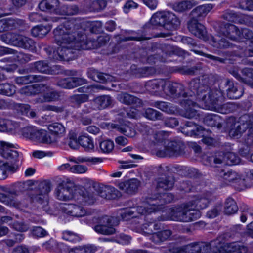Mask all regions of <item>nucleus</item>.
I'll use <instances>...</instances> for the list:
<instances>
[{
  "instance_id": "0eeeda50",
  "label": "nucleus",
  "mask_w": 253,
  "mask_h": 253,
  "mask_svg": "<svg viewBox=\"0 0 253 253\" xmlns=\"http://www.w3.org/2000/svg\"><path fill=\"white\" fill-rule=\"evenodd\" d=\"M74 184L69 180H63L55 189V196L60 201H69L74 197Z\"/></svg>"
},
{
  "instance_id": "f257e3e1",
  "label": "nucleus",
  "mask_w": 253,
  "mask_h": 253,
  "mask_svg": "<svg viewBox=\"0 0 253 253\" xmlns=\"http://www.w3.org/2000/svg\"><path fill=\"white\" fill-rule=\"evenodd\" d=\"M53 33L54 40L59 45L71 44V47L76 50L93 49L95 46L94 42L87 40L81 25L73 21L66 22L63 26L58 27Z\"/></svg>"
},
{
  "instance_id": "a19ab883",
  "label": "nucleus",
  "mask_w": 253,
  "mask_h": 253,
  "mask_svg": "<svg viewBox=\"0 0 253 253\" xmlns=\"http://www.w3.org/2000/svg\"><path fill=\"white\" fill-rule=\"evenodd\" d=\"M153 106L168 114H174L177 110V107L173 104L163 101H156Z\"/></svg>"
},
{
  "instance_id": "20e7f679",
  "label": "nucleus",
  "mask_w": 253,
  "mask_h": 253,
  "mask_svg": "<svg viewBox=\"0 0 253 253\" xmlns=\"http://www.w3.org/2000/svg\"><path fill=\"white\" fill-rule=\"evenodd\" d=\"M33 185L35 186L33 193V206L38 210L47 211L48 210V194L51 190L50 182L33 181Z\"/></svg>"
},
{
  "instance_id": "412c9836",
  "label": "nucleus",
  "mask_w": 253,
  "mask_h": 253,
  "mask_svg": "<svg viewBox=\"0 0 253 253\" xmlns=\"http://www.w3.org/2000/svg\"><path fill=\"white\" fill-rule=\"evenodd\" d=\"M117 98L120 102L127 105H132L137 108L141 107L143 105L142 100L126 92L118 94Z\"/></svg>"
},
{
  "instance_id": "680f3d73",
  "label": "nucleus",
  "mask_w": 253,
  "mask_h": 253,
  "mask_svg": "<svg viewBox=\"0 0 253 253\" xmlns=\"http://www.w3.org/2000/svg\"><path fill=\"white\" fill-rule=\"evenodd\" d=\"M143 115L146 118L151 120L161 119L162 117L161 113L151 108L146 109Z\"/></svg>"
},
{
  "instance_id": "a18cd8bd",
  "label": "nucleus",
  "mask_w": 253,
  "mask_h": 253,
  "mask_svg": "<svg viewBox=\"0 0 253 253\" xmlns=\"http://www.w3.org/2000/svg\"><path fill=\"white\" fill-rule=\"evenodd\" d=\"M238 210V207L235 201L230 197L227 198L224 203V213L227 215H231L235 213Z\"/></svg>"
},
{
  "instance_id": "338daca9",
  "label": "nucleus",
  "mask_w": 253,
  "mask_h": 253,
  "mask_svg": "<svg viewBox=\"0 0 253 253\" xmlns=\"http://www.w3.org/2000/svg\"><path fill=\"white\" fill-rule=\"evenodd\" d=\"M34 68L37 71L43 73H48L50 71L48 64L43 61L36 62L34 63Z\"/></svg>"
},
{
  "instance_id": "9d476101",
  "label": "nucleus",
  "mask_w": 253,
  "mask_h": 253,
  "mask_svg": "<svg viewBox=\"0 0 253 253\" xmlns=\"http://www.w3.org/2000/svg\"><path fill=\"white\" fill-rule=\"evenodd\" d=\"M156 210L155 206L153 205V207L145 208L143 206H137L126 208L123 212L121 213V217L123 219L127 220L129 217L132 218L137 217L139 215L149 214Z\"/></svg>"
},
{
  "instance_id": "e2e57ef3",
  "label": "nucleus",
  "mask_w": 253,
  "mask_h": 253,
  "mask_svg": "<svg viewBox=\"0 0 253 253\" xmlns=\"http://www.w3.org/2000/svg\"><path fill=\"white\" fill-rule=\"evenodd\" d=\"M6 125V130H5V132H9L12 134L17 133L19 127L21 126L19 123L8 119H7Z\"/></svg>"
},
{
  "instance_id": "69168bd1",
  "label": "nucleus",
  "mask_w": 253,
  "mask_h": 253,
  "mask_svg": "<svg viewBox=\"0 0 253 253\" xmlns=\"http://www.w3.org/2000/svg\"><path fill=\"white\" fill-rule=\"evenodd\" d=\"M62 238L66 241L76 243L81 240L80 236L77 234L69 231H65L62 233Z\"/></svg>"
},
{
  "instance_id": "f8f14e48",
  "label": "nucleus",
  "mask_w": 253,
  "mask_h": 253,
  "mask_svg": "<svg viewBox=\"0 0 253 253\" xmlns=\"http://www.w3.org/2000/svg\"><path fill=\"white\" fill-rule=\"evenodd\" d=\"M219 175L227 184L239 183L240 186L236 187L239 190H243L245 187L244 179L241 178L238 173L233 170H221Z\"/></svg>"
},
{
  "instance_id": "c03bdc74",
  "label": "nucleus",
  "mask_w": 253,
  "mask_h": 253,
  "mask_svg": "<svg viewBox=\"0 0 253 253\" xmlns=\"http://www.w3.org/2000/svg\"><path fill=\"white\" fill-rule=\"evenodd\" d=\"M195 206L190 202L186 203L185 209L186 216H188L190 219L189 222L197 220L201 216V213L198 210L194 209Z\"/></svg>"
},
{
  "instance_id": "7ed1b4c3",
  "label": "nucleus",
  "mask_w": 253,
  "mask_h": 253,
  "mask_svg": "<svg viewBox=\"0 0 253 253\" xmlns=\"http://www.w3.org/2000/svg\"><path fill=\"white\" fill-rule=\"evenodd\" d=\"M14 188L15 196L23 195L20 201L4 193H0V201L16 208L28 207L32 203V180L16 182L14 183Z\"/></svg>"
},
{
  "instance_id": "e433bc0d",
  "label": "nucleus",
  "mask_w": 253,
  "mask_h": 253,
  "mask_svg": "<svg viewBox=\"0 0 253 253\" xmlns=\"http://www.w3.org/2000/svg\"><path fill=\"white\" fill-rule=\"evenodd\" d=\"M165 28L175 29L180 25V20L174 14L171 12H165Z\"/></svg>"
},
{
  "instance_id": "4c0bfd02",
  "label": "nucleus",
  "mask_w": 253,
  "mask_h": 253,
  "mask_svg": "<svg viewBox=\"0 0 253 253\" xmlns=\"http://www.w3.org/2000/svg\"><path fill=\"white\" fill-rule=\"evenodd\" d=\"M243 121L247 122L249 125V130L245 141L247 145H253V115H243Z\"/></svg>"
},
{
  "instance_id": "4d7b16f0",
  "label": "nucleus",
  "mask_w": 253,
  "mask_h": 253,
  "mask_svg": "<svg viewBox=\"0 0 253 253\" xmlns=\"http://www.w3.org/2000/svg\"><path fill=\"white\" fill-rule=\"evenodd\" d=\"M79 9L76 5H64L60 9L59 14L73 15L78 13Z\"/></svg>"
},
{
  "instance_id": "79ce46f5",
  "label": "nucleus",
  "mask_w": 253,
  "mask_h": 253,
  "mask_svg": "<svg viewBox=\"0 0 253 253\" xmlns=\"http://www.w3.org/2000/svg\"><path fill=\"white\" fill-rule=\"evenodd\" d=\"M131 70L137 77L148 76L155 73V69L152 67L137 68L136 66L133 65L131 67Z\"/></svg>"
},
{
  "instance_id": "13d9d810",
  "label": "nucleus",
  "mask_w": 253,
  "mask_h": 253,
  "mask_svg": "<svg viewBox=\"0 0 253 253\" xmlns=\"http://www.w3.org/2000/svg\"><path fill=\"white\" fill-rule=\"evenodd\" d=\"M59 46L60 47H58L56 50L52 51V48L51 47L45 48L50 59L55 60H63L62 54L61 53H62V45Z\"/></svg>"
},
{
  "instance_id": "f03ea898",
  "label": "nucleus",
  "mask_w": 253,
  "mask_h": 253,
  "mask_svg": "<svg viewBox=\"0 0 253 253\" xmlns=\"http://www.w3.org/2000/svg\"><path fill=\"white\" fill-rule=\"evenodd\" d=\"M189 88L194 95L204 101L205 107L209 110H211V107H215L217 104L224 101L221 90L211 88L208 85L201 84L199 79L192 80L189 84Z\"/></svg>"
},
{
  "instance_id": "ddd939ff",
  "label": "nucleus",
  "mask_w": 253,
  "mask_h": 253,
  "mask_svg": "<svg viewBox=\"0 0 253 253\" xmlns=\"http://www.w3.org/2000/svg\"><path fill=\"white\" fill-rule=\"evenodd\" d=\"M228 72L235 78L241 81L253 88V69L244 68L242 70V73L245 77H241L239 74V69L235 67H232L229 69Z\"/></svg>"
},
{
  "instance_id": "cd10ccee",
  "label": "nucleus",
  "mask_w": 253,
  "mask_h": 253,
  "mask_svg": "<svg viewBox=\"0 0 253 253\" xmlns=\"http://www.w3.org/2000/svg\"><path fill=\"white\" fill-rule=\"evenodd\" d=\"M60 97L59 93L52 89L47 87L46 91L43 95L39 97H36L33 99L36 103H44L55 101L58 100Z\"/></svg>"
},
{
  "instance_id": "5701e85b",
  "label": "nucleus",
  "mask_w": 253,
  "mask_h": 253,
  "mask_svg": "<svg viewBox=\"0 0 253 253\" xmlns=\"http://www.w3.org/2000/svg\"><path fill=\"white\" fill-rule=\"evenodd\" d=\"M183 91L184 88L182 84L165 81L163 92L166 94L179 97L183 94Z\"/></svg>"
},
{
  "instance_id": "ea45409f",
  "label": "nucleus",
  "mask_w": 253,
  "mask_h": 253,
  "mask_svg": "<svg viewBox=\"0 0 253 253\" xmlns=\"http://www.w3.org/2000/svg\"><path fill=\"white\" fill-rule=\"evenodd\" d=\"M191 51H193L196 54L201 55L202 56H205L215 62H218L220 63H225L226 61L227 60V53L226 52H223L219 53V55L220 57L213 56L211 54H208L205 53L202 50H199L197 49H191Z\"/></svg>"
},
{
  "instance_id": "39448f33",
  "label": "nucleus",
  "mask_w": 253,
  "mask_h": 253,
  "mask_svg": "<svg viewBox=\"0 0 253 253\" xmlns=\"http://www.w3.org/2000/svg\"><path fill=\"white\" fill-rule=\"evenodd\" d=\"M183 130V132L187 135L202 137V142L207 145H211L214 143V139L212 137L207 136L209 132L208 130L205 129L202 126H198L192 122H186Z\"/></svg>"
},
{
  "instance_id": "c85d7f7f",
  "label": "nucleus",
  "mask_w": 253,
  "mask_h": 253,
  "mask_svg": "<svg viewBox=\"0 0 253 253\" xmlns=\"http://www.w3.org/2000/svg\"><path fill=\"white\" fill-rule=\"evenodd\" d=\"M223 253H246L247 248L237 242L223 243Z\"/></svg>"
},
{
  "instance_id": "a211bd4d",
  "label": "nucleus",
  "mask_w": 253,
  "mask_h": 253,
  "mask_svg": "<svg viewBox=\"0 0 253 253\" xmlns=\"http://www.w3.org/2000/svg\"><path fill=\"white\" fill-rule=\"evenodd\" d=\"M113 99L108 95L99 96L91 101V108L93 110H101L112 106Z\"/></svg>"
},
{
  "instance_id": "dca6fc26",
  "label": "nucleus",
  "mask_w": 253,
  "mask_h": 253,
  "mask_svg": "<svg viewBox=\"0 0 253 253\" xmlns=\"http://www.w3.org/2000/svg\"><path fill=\"white\" fill-rule=\"evenodd\" d=\"M189 31L196 37L207 41L208 39L207 32L203 25L200 23L197 20L190 19L187 23Z\"/></svg>"
},
{
  "instance_id": "393cba45",
  "label": "nucleus",
  "mask_w": 253,
  "mask_h": 253,
  "mask_svg": "<svg viewBox=\"0 0 253 253\" xmlns=\"http://www.w3.org/2000/svg\"><path fill=\"white\" fill-rule=\"evenodd\" d=\"M157 52L160 54L161 52L168 55H176L178 56H184L185 52L184 50L177 47L166 44H159L157 45Z\"/></svg>"
},
{
  "instance_id": "de8ad7c7",
  "label": "nucleus",
  "mask_w": 253,
  "mask_h": 253,
  "mask_svg": "<svg viewBox=\"0 0 253 253\" xmlns=\"http://www.w3.org/2000/svg\"><path fill=\"white\" fill-rule=\"evenodd\" d=\"M161 225V223L156 221L148 222L142 225L141 230L144 234L152 235V234L155 233L154 231L160 229Z\"/></svg>"
},
{
  "instance_id": "423d86ee",
  "label": "nucleus",
  "mask_w": 253,
  "mask_h": 253,
  "mask_svg": "<svg viewBox=\"0 0 253 253\" xmlns=\"http://www.w3.org/2000/svg\"><path fill=\"white\" fill-rule=\"evenodd\" d=\"M119 220L116 217L105 215L99 220V223L93 227L94 231L101 234L110 235L116 233L113 226L118 225Z\"/></svg>"
},
{
  "instance_id": "774afa93",
  "label": "nucleus",
  "mask_w": 253,
  "mask_h": 253,
  "mask_svg": "<svg viewBox=\"0 0 253 253\" xmlns=\"http://www.w3.org/2000/svg\"><path fill=\"white\" fill-rule=\"evenodd\" d=\"M114 147V142L109 140L102 141L99 144L101 151L104 153H110L113 150Z\"/></svg>"
},
{
  "instance_id": "f3484780",
  "label": "nucleus",
  "mask_w": 253,
  "mask_h": 253,
  "mask_svg": "<svg viewBox=\"0 0 253 253\" xmlns=\"http://www.w3.org/2000/svg\"><path fill=\"white\" fill-rule=\"evenodd\" d=\"M220 32L229 39L236 41L241 37V31L235 25L223 23L220 27Z\"/></svg>"
},
{
  "instance_id": "052dcab7",
  "label": "nucleus",
  "mask_w": 253,
  "mask_h": 253,
  "mask_svg": "<svg viewBox=\"0 0 253 253\" xmlns=\"http://www.w3.org/2000/svg\"><path fill=\"white\" fill-rule=\"evenodd\" d=\"M224 160L228 165H237L240 163V159L237 155L233 152H228L224 154Z\"/></svg>"
},
{
  "instance_id": "3c124183",
  "label": "nucleus",
  "mask_w": 253,
  "mask_h": 253,
  "mask_svg": "<svg viewBox=\"0 0 253 253\" xmlns=\"http://www.w3.org/2000/svg\"><path fill=\"white\" fill-rule=\"evenodd\" d=\"M97 250V248L91 245L76 247L71 249L68 253H93Z\"/></svg>"
},
{
  "instance_id": "1a4fd4ad",
  "label": "nucleus",
  "mask_w": 253,
  "mask_h": 253,
  "mask_svg": "<svg viewBox=\"0 0 253 253\" xmlns=\"http://www.w3.org/2000/svg\"><path fill=\"white\" fill-rule=\"evenodd\" d=\"M186 203L175 207L173 209H171V211L169 214V218L160 217L158 218V220L164 221L169 219L176 221L189 222L190 218L188 216H186Z\"/></svg>"
},
{
  "instance_id": "c9c22d12",
  "label": "nucleus",
  "mask_w": 253,
  "mask_h": 253,
  "mask_svg": "<svg viewBox=\"0 0 253 253\" xmlns=\"http://www.w3.org/2000/svg\"><path fill=\"white\" fill-rule=\"evenodd\" d=\"M169 152H171L170 156H178L184 154V145L181 142L170 141L168 143Z\"/></svg>"
},
{
  "instance_id": "49530a36",
  "label": "nucleus",
  "mask_w": 253,
  "mask_h": 253,
  "mask_svg": "<svg viewBox=\"0 0 253 253\" xmlns=\"http://www.w3.org/2000/svg\"><path fill=\"white\" fill-rule=\"evenodd\" d=\"M165 12H157L150 20L149 24L154 26H162L165 28Z\"/></svg>"
},
{
  "instance_id": "c756f323",
  "label": "nucleus",
  "mask_w": 253,
  "mask_h": 253,
  "mask_svg": "<svg viewBox=\"0 0 253 253\" xmlns=\"http://www.w3.org/2000/svg\"><path fill=\"white\" fill-rule=\"evenodd\" d=\"M172 234V232L169 229L163 230L153 233L150 240L155 244H160L169 240Z\"/></svg>"
},
{
  "instance_id": "2f4dec72",
  "label": "nucleus",
  "mask_w": 253,
  "mask_h": 253,
  "mask_svg": "<svg viewBox=\"0 0 253 253\" xmlns=\"http://www.w3.org/2000/svg\"><path fill=\"white\" fill-rule=\"evenodd\" d=\"M93 188L97 194L103 198L111 199L114 198L112 193L113 190L110 186L94 183L93 185Z\"/></svg>"
},
{
  "instance_id": "bb28decb",
  "label": "nucleus",
  "mask_w": 253,
  "mask_h": 253,
  "mask_svg": "<svg viewBox=\"0 0 253 253\" xmlns=\"http://www.w3.org/2000/svg\"><path fill=\"white\" fill-rule=\"evenodd\" d=\"M4 148L1 153L2 156L5 159L9 160L12 163H15L19 160V153L18 151L9 149V148L15 147L13 144L3 142Z\"/></svg>"
},
{
  "instance_id": "37998d69",
  "label": "nucleus",
  "mask_w": 253,
  "mask_h": 253,
  "mask_svg": "<svg viewBox=\"0 0 253 253\" xmlns=\"http://www.w3.org/2000/svg\"><path fill=\"white\" fill-rule=\"evenodd\" d=\"M210 198L202 195L195 196L193 199L188 201L195 206L194 209H202L207 207Z\"/></svg>"
},
{
  "instance_id": "bf43d9fd",
  "label": "nucleus",
  "mask_w": 253,
  "mask_h": 253,
  "mask_svg": "<svg viewBox=\"0 0 253 253\" xmlns=\"http://www.w3.org/2000/svg\"><path fill=\"white\" fill-rule=\"evenodd\" d=\"M69 99L72 103L79 107L82 103L88 101V95L84 94H75L71 96Z\"/></svg>"
},
{
  "instance_id": "6e6d98bb",
  "label": "nucleus",
  "mask_w": 253,
  "mask_h": 253,
  "mask_svg": "<svg viewBox=\"0 0 253 253\" xmlns=\"http://www.w3.org/2000/svg\"><path fill=\"white\" fill-rule=\"evenodd\" d=\"M225 85L226 86V90L227 91V96L230 99H236L240 98L243 95V92H241L235 93L230 92V91L232 89L233 86L235 85V84L233 83L232 81H230V80H226Z\"/></svg>"
},
{
  "instance_id": "72a5a7b5",
  "label": "nucleus",
  "mask_w": 253,
  "mask_h": 253,
  "mask_svg": "<svg viewBox=\"0 0 253 253\" xmlns=\"http://www.w3.org/2000/svg\"><path fill=\"white\" fill-rule=\"evenodd\" d=\"M249 125L247 122L243 121V116L239 119V121L234 124L233 127L231 129L230 133L233 136H238L245 131L247 129H249Z\"/></svg>"
},
{
  "instance_id": "4468645a",
  "label": "nucleus",
  "mask_w": 253,
  "mask_h": 253,
  "mask_svg": "<svg viewBox=\"0 0 253 253\" xmlns=\"http://www.w3.org/2000/svg\"><path fill=\"white\" fill-rule=\"evenodd\" d=\"M174 182V179L172 176L158 177L153 182L156 192L153 193H161L164 191L171 190L173 187Z\"/></svg>"
},
{
  "instance_id": "7c9ffc66",
  "label": "nucleus",
  "mask_w": 253,
  "mask_h": 253,
  "mask_svg": "<svg viewBox=\"0 0 253 253\" xmlns=\"http://www.w3.org/2000/svg\"><path fill=\"white\" fill-rule=\"evenodd\" d=\"M87 74L90 78L97 82L104 83L113 80V77L111 75L99 72L94 69H89Z\"/></svg>"
},
{
  "instance_id": "2eb2a0df",
  "label": "nucleus",
  "mask_w": 253,
  "mask_h": 253,
  "mask_svg": "<svg viewBox=\"0 0 253 253\" xmlns=\"http://www.w3.org/2000/svg\"><path fill=\"white\" fill-rule=\"evenodd\" d=\"M173 195L170 193H149L146 197L145 199L147 202L152 201H157L156 204H153L154 206H161L164 204L171 202L173 200Z\"/></svg>"
},
{
  "instance_id": "5fc2aeb1",
  "label": "nucleus",
  "mask_w": 253,
  "mask_h": 253,
  "mask_svg": "<svg viewBox=\"0 0 253 253\" xmlns=\"http://www.w3.org/2000/svg\"><path fill=\"white\" fill-rule=\"evenodd\" d=\"M206 244L209 246L208 252L212 250L216 253H223V243L220 241V238H217L210 243L206 242Z\"/></svg>"
},
{
  "instance_id": "603ef678",
  "label": "nucleus",
  "mask_w": 253,
  "mask_h": 253,
  "mask_svg": "<svg viewBox=\"0 0 253 253\" xmlns=\"http://www.w3.org/2000/svg\"><path fill=\"white\" fill-rule=\"evenodd\" d=\"M234 105L232 103H223L221 102L217 104L215 107H211V110L217 111L222 114H227L232 111L234 108Z\"/></svg>"
},
{
  "instance_id": "6e6552de",
  "label": "nucleus",
  "mask_w": 253,
  "mask_h": 253,
  "mask_svg": "<svg viewBox=\"0 0 253 253\" xmlns=\"http://www.w3.org/2000/svg\"><path fill=\"white\" fill-rule=\"evenodd\" d=\"M209 246L206 242H195L182 247H173L171 253H207Z\"/></svg>"
},
{
  "instance_id": "473e14b6",
  "label": "nucleus",
  "mask_w": 253,
  "mask_h": 253,
  "mask_svg": "<svg viewBox=\"0 0 253 253\" xmlns=\"http://www.w3.org/2000/svg\"><path fill=\"white\" fill-rule=\"evenodd\" d=\"M197 4V3L195 0H185L174 3L172 8L174 11L178 12H184L191 9Z\"/></svg>"
},
{
  "instance_id": "a878e982",
  "label": "nucleus",
  "mask_w": 253,
  "mask_h": 253,
  "mask_svg": "<svg viewBox=\"0 0 253 253\" xmlns=\"http://www.w3.org/2000/svg\"><path fill=\"white\" fill-rule=\"evenodd\" d=\"M62 209L65 213L75 217H82L86 213L82 206L75 204H66Z\"/></svg>"
},
{
  "instance_id": "58836bf2",
  "label": "nucleus",
  "mask_w": 253,
  "mask_h": 253,
  "mask_svg": "<svg viewBox=\"0 0 253 253\" xmlns=\"http://www.w3.org/2000/svg\"><path fill=\"white\" fill-rule=\"evenodd\" d=\"M219 38L218 37H215L211 35L207 40L209 43L215 48H226L229 47V42L226 39L224 38L219 39Z\"/></svg>"
},
{
  "instance_id": "6ab92c4d",
  "label": "nucleus",
  "mask_w": 253,
  "mask_h": 253,
  "mask_svg": "<svg viewBox=\"0 0 253 253\" xmlns=\"http://www.w3.org/2000/svg\"><path fill=\"white\" fill-rule=\"evenodd\" d=\"M165 80L159 79L150 80L145 84L146 90L155 95H161L164 90Z\"/></svg>"
},
{
  "instance_id": "4be33fe9",
  "label": "nucleus",
  "mask_w": 253,
  "mask_h": 253,
  "mask_svg": "<svg viewBox=\"0 0 253 253\" xmlns=\"http://www.w3.org/2000/svg\"><path fill=\"white\" fill-rule=\"evenodd\" d=\"M38 7L42 11H49L56 14L60 12V2L58 0H42L39 3Z\"/></svg>"
},
{
  "instance_id": "864d4df0",
  "label": "nucleus",
  "mask_w": 253,
  "mask_h": 253,
  "mask_svg": "<svg viewBox=\"0 0 253 253\" xmlns=\"http://www.w3.org/2000/svg\"><path fill=\"white\" fill-rule=\"evenodd\" d=\"M16 92V87L11 84L4 83L0 84V94L11 96Z\"/></svg>"
},
{
  "instance_id": "aec40b11",
  "label": "nucleus",
  "mask_w": 253,
  "mask_h": 253,
  "mask_svg": "<svg viewBox=\"0 0 253 253\" xmlns=\"http://www.w3.org/2000/svg\"><path fill=\"white\" fill-rule=\"evenodd\" d=\"M140 186V182L137 179H129L118 184V187L120 190L129 194L136 193Z\"/></svg>"
},
{
  "instance_id": "0e129e2a",
  "label": "nucleus",
  "mask_w": 253,
  "mask_h": 253,
  "mask_svg": "<svg viewBox=\"0 0 253 253\" xmlns=\"http://www.w3.org/2000/svg\"><path fill=\"white\" fill-rule=\"evenodd\" d=\"M48 129L52 134L56 135L62 134L65 131L64 126L59 123H54L48 125Z\"/></svg>"
},
{
  "instance_id": "f704fd0d",
  "label": "nucleus",
  "mask_w": 253,
  "mask_h": 253,
  "mask_svg": "<svg viewBox=\"0 0 253 253\" xmlns=\"http://www.w3.org/2000/svg\"><path fill=\"white\" fill-rule=\"evenodd\" d=\"M222 120L221 117L216 114H208L203 118V123L210 126H217L220 128L222 127Z\"/></svg>"
},
{
  "instance_id": "8fccbe9b",
  "label": "nucleus",
  "mask_w": 253,
  "mask_h": 253,
  "mask_svg": "<svg viewBox=\"0 0 253 253\" xmlns=\"http://www.w3.org/2000/svg\"><path fill=\"white\" fill-rule=\"evenodd\" d=\"M17 24L14 19L5 18L0 20V33L12 30L16 27Z\"/></svg>"
},
{
  "instance_id": "09e8293b",
  "label": "nucleus",
  "mask_w": 253,
  "mask_h": 253,
  "mask_svg": "<svg viewBox=\"0 0 253 253\" xmlns=\"http://www.w3.org/2000/svg\"><path fill=\"white\" fill-rule=\"evenodd\" d=\"M78 142L86 151H91L94 149V145L93 140L88 136H80L78 138Z\"/></svg>"
},
{
  "instance_id": "9b49d317",
  "label": "nucleus",
  "mask_w": 253,
  "mask_h": 253,
  "mask_svg": "<svg viewBox=\"0 0 253 253\" xmlns=\"http://www.w3.org/2000/svg\"><path fill=\"white\" fill-rule=\"evenodd\" d=\"M184 110H181L180 114L181 116L188 118H197L199 116L198 110L200 108L198 104L189 99H183L181 102Z\"/></svg>"
},
{
  "instance_id": "b1692460",
  "label": "nucleus",
  "mask_w": 253,
  "mask_h": 253,
  "mask_svg": "<svg viewBox=\"0 0 253 253\" xmlns=\"http://www.w3.org/2000/svg\"><path fill=\"white\" fill-rule=\"evenodd\" d=\"M212 8L213 5L211 4L198 6L191 11L190 13V19H194L198 21L201 18L205 17Z\"/></svg>"
}]
</instances>
